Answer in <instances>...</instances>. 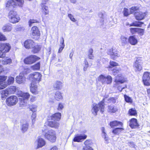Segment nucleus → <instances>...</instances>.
Here are the masks:
<instances>
[{"mask_svg":"<svg viewBox=\"0 0 150 150\" xmlns=\"http://www.w3.org/2000/svg\"><path fill=\"white\" fill-rule=\"evenodd\" d=\"M17 94L19 97V104L21 107L26 106L28 100L30 97V95L28 93H24L21 91H18Z\"/></svg>","mask_w":150,"mask_h":150,"instance_id":"f257e3e1","label":"nucleus"},{"mask_svg":"<svg viewBox=\"0 0 150 150\" xmlns=\"http://www.w3.org/2000/svg\"><path fill=\"white\" fill-rule=\"evenodd\" d=\"M91 111L94 115H97V113L99 110L101 112H103L104 110V103L103 100L98 104L93 103L92 105Z\"/></svg>","mask_w":150,"mask_h":150,"instance_id":"f03ea898","label":"nucleus"},{"mask_svg":"<svg viewBox=\"0 0 150 150\" xmlns=\"http://www.w3.org/2000/svg\"><path fill=\"white\" fill-rule=\"evenodd\" d=\"M42 75L38 72H35L29 75L27 77L28 79L31 81V82L37 84L41 81Z\"/></svg>","mask_w":150,"mask_h":150,"instance_id":"7ed1b4c3","label":"nucleus"},{"mask_svg":"<svg viewBox=\"0 0 150 150\" xmlns=\"http://www.w3.org/2000/svg\"><path fill=\"white\" fill-rule=\"evenodd\" d=\"M8 18L10 21L13 23L18 22L20 20V18L17 15L16 12L13 10H11L9 12Z\"/></svg>","mask_w":150,"mask_h":150,"instance_id":"20e7f679","label":"nucleus"},{"mask_svg":"<svg viewBox=\"0 0 150 150\" xmlns=\"http://www.w3.org/2000/svg\"><path fill=\"white\" fill-rule=\"evenodd\" d=\"M40 59V58L34 55H31L25 58L23 60V62L25 64H31Z\"/></svg>","mask_w":150,"mask_h":150,"instance_id":"39448f33","label":"nucleus"},{"mask_svg":"<svg viewBox=\"0 0 150 150\" xmlns=\"http://www.w3.org/2000/svg\"><path fill=\"white\" fill-rule=\"evenodd\" d=\"M137 10H134L133 12L136 19L138 21H141L144 19L147 15L148 12L146 11H138Z\"/></svg>","mask_w":150,"mask_h":150,"instance_id":"423d86ee","label":"nucleus"},{"mask_svg":"<svg viewBox=\"0 0 150 150\" xmlns=\"http://www.w3.org/2000/svg\"><path fill=\"white\" fill-rule=\"evenodd\" d=\"M98 80L103 84L106 83L107 84H110L112 82V78L110 75L105 76L102 74L98 76Z\"/></svg>","mask_w":150,"mask_h":150,"instance_id":"0eeeda50","label":"nucleus"},{"mask_svg":"<svg viewBox=\"0 0 150 150\" xmlns=\"http://www.w3.org/2000/svg\"><path fill=\"white\" fill-rule=\"evenodd\" d=\"M45 137L46 139L52 142H55L56 138L55 132L53 130L49 131L46 132Z\"/></svg>","mask_w":150,"mask_h":150,"instance_id":"6e6552de","label":"nucleus"},{"mask_svg":"<svg viewBox=\"0 0 150 150\" xmlns=\"http://www.w3.org/2000/svg\"><path fill=\"white\" fill-rule=\"evenodd\" d=\"M18 99L16 96L14 95L10 96L6 99L7 105L9 106L15 105L18 102Z\"/></svg>","mask_w":150,"mask_h":150,"instance_id":"1a4fd4ad","label":"nucleus"},{"mask_svg":"<svg viewBox=\"0 0 150 150\" xmlns=\"http://www.w3.org/2000/svg\"><path fill=\"white\" fill-rule=\"evenodd\" d=\"M133 67L136 72L140 71L142 69V63L141 60L139 59H137L134 63Z\"/></svg>","mask_w":150,"mask_h":150,"instance_id":"9d476101","label":"nucleus"},{"mask_svg":"<svg viewBox=\"0 0 150 150\" xmlns=\"http://www.w3.org/2000/svg\"><path fill=\"white\" fill-rule=\"evenodd\" d=\"M144 84L146 86H150V72H145L142 77Z\"/></svg>","mask_w":150,"mask_h":150,"instance_id":"9b49d317","label":"nucleus"},{"mask_svg":"<svg viewBox=\"0 0 150 150\" xmlns=\"http://www.w3.org/2000/svg\"><path fill=\"white\" fill-rule=\"evenodd\" d=\"M31 32L33 38L37 40L39 38L40 33L37 27L33 26L31 29Z\"/></svg>","mask_w":150,"mask_h":150,"instance_id":"f8f14e48","label":"nucleus"},{"mask_svg":"<svg viewBox=\"0 0 150 150\" xmlns=\"http://www.w3.org/2000/svg\"><path fill=\"white\" fill-rule=\"evenodd\" d=\"M11 47V46L9 43L0 42V50L3 51L5 54L9 51Z\"/></svg>","mask_w":150,"mask_h":150,"instance_id":"ddd939ff","label":"nucleus"},{"mask_svg":"<svg viewBox=\"0 0 150 150\" xmlns=\"http://www.w3.org/2000/svg\"><path fill=\"white\" fill-rule=\"evenodd\" d=\"M126 81V79L121 74H118L117 76L116 77L115 80V83L117 84L123 83Z\"/></svg>","mask_w":150,"mask_h":150,"instance_id":"4468645a","label":"nucleus"},{"mask_svg":"<svg viewBox=\"0 0 150 150\" xmlns=\"http://www.w3.org/2000/svg\"><path fill=\"white\" fill-rule=\"evenodd\" d=\"M7 79L6 76H0V89H3L7 86V82H6Z\"/></svg>","mask_w":150,"mask_h":150,"instance_id":"2eb2a0df","label":"nucleus"},{"mask_svg":"<svg viewBox=\"0 0 150 150\" xmlns=\"http://www.w3.org/2000/svg\"><path fill=\"white\" fill-rule=\"evenodd\" d=\"M30 89L31 92L35 95H37L39 93L37 84L34 83L33 82L31 83Z\"/></svg>","mask_w":150,"mask_h":150,"instance_id":"dca6fc26","label":"nucleus"},{"mask_svg":"<svg viewBox=\"0 0 150 150\" xmlns=\"http://www.w3.org/2000/svg\"><path fill=\"white\" fill-rule=\"evenodd\" d=\"M35 45V42L31 40H28L25 41L24 45L25 47L28 49H31Z\"/></svg>","mask_w":150,"mask_h":150,"instance_id":"f3484780","label":"nucleus"},{"mask_svg":"<svg viewBox=\"0 0 150 150\" xmlns=\"http://www.w3.org/2000/svg\"><path fill=\"white\" fill-rule=\"evenodd\" d=\"M25 81V77L23 73H20L19 75L16 77V82L18 84L24 83Z\"/></svg>","mask_w":150,"mask_h":150,"instance_id":"a211bd4d","label":"nucleus"},{"mask_svg":"<svg viewBox=\"0 0 150 150\" xmlns=\"http://www.w3.org/2000/svg\"><path fill=\"white\" fill-rule=\"evenodd\" d=\"M86 137L87 136L85 135L77 134L75 136L73 141L75 142H80Z\"/></svg>","mask_w":150,"mask_h":150,"instance_id":"6ab92c4d","label":"nucleus"},{"mask_svg":"<svg viewBox=\"0 0 150 150\" xmlns=\"http://www.w3.org/2000/svg\"><path fill=\"white\" fill-rule=\"evenodd\" d=\"M130 127L132 129L138 127L139 125L136 119H131L129 124Z\"/></svg>","mask_w":150,"mask_h":150,"instance_id":"aec40b11","label":"nucleus"},{"mask_svg":"<svg viewBox=\"0 0 150 150\" xmlns=\"http://www.w3.org/2000/svg\"><path fill=\"white\" fill-rule=\"evenodd\" d=\"M35 143L37 144V148H41L45 146V142L44 140L42 138H38V139L35 141Z\"/></svg>","mask_w":150,"mask_h":150,"instance_id":"412c9836","label":"nucleus"},{"mask_svg":"<svg viewBox=\"0 0 150 150\" xmlns=\"http://www.w3.org/2000/svg\"><path fill=\"white\" fill-rule=\"evenodd\" d=\"M129 42L132 45H135L138 42V41L134 36H130L128 39Z\"/></svg>","mask_w":150,"mask_h":150,"instance_id":"4be33fe9","label":"nucleus"},{"mask_svg":"<svg viewBox=\"0 0 150 150\" xmlns=\"http://www.w3.org/2000/svg\"><path fill=\"white\" fill-rule=\"evenodd\" d=\"M101 130L102 131V137L104 139L106 142L107 143L108 142L109 139L107 134L105 132V128L103 127H102Z\"/></svg>","mask_w":150,"mask_h":150,"instance_id":"5701e85b","label":"nucleus"},{"mask_svg":"<svg viewBox=\"0 0 150 150\" xmlns=\"http://www.w3.org/2000/svg\"><path fill=\"white\" fill-rule=\"evenodd\" d=\"M61 115L60 113H56L51 116V119L53 120L59 121L61 119Z\"/></svg>","mask_w":150,"mask_h":150,"instance_id":"b1692460","label":"nucleus"},{"mask_svg":"<svg viewBox=\"0 0 150 150\" xmlns=\"http://www.w3.org/2000/svg\"><path fill=\"white\" fill-rule=\"evenodd\" d=\"M0 93L1 98L3 99L5 98L10 94L7 88L2 90Z\"/></svg>","mask_w":150,"mask_h":150,"instance_id":"393cba45","label":"nucleus"},{"mask_svg":"<svg viewBox=\"0 0 150 150\" xmlns=\"http://www.w3.org/2000/svg\"><path fill=\"white\" fill-rule=\"evenodd\" d=\"M12 29L11 25L7 24L4 25L2 27V30L4 32H9Z\"/></svg>","mask_w":150,"mask_h":150,"instance_id":"a878e982","label":"nucleus"},{"mask_svg":"<svg viewBox=\"0 0 150 150\" xmlns=\"http://www.w3.org/2000/svg\"><path fill=\"white\" fill-rule=\"evenodd\" d=\"M48 125L51 127L56 128L58 127L59 124L56 122L50 121L48 122Z\"/></svg>","mask_w":150,"mask_h":150,"instance_id":"bb28decb","label":"nucleus"},{"mask_svg":"<svg viewBox=\"0 0 150 150\" xmlns=\"http://www.w3.org/2000/svg\"><path fill=\"white\" fill-rule=\"evenodd\" d=\"M32 52L33 53H38L40 50L41 47L40 45H36L35 43V45L32 47Z\"/></svg>","mask_w":150,"mask_h":150,"instance_id":"cd10ccee","label":"nucleus"},{"mask_svg":"<svg viewBox=\"0 0 150 150\" xmlns=\"http://www.w3.org/2000/svg\"><path fill=\"white\" fill-rule=\"evenodd\" d=\"M109 125L111 128H113L115 127L118 126L119 125L122 126V123L120 122L114 121L110 122Z\"/></svg>","mask_w":150,"mask_h":150,"instance_id":"c85d7f7f","label":"nucleus"},{"mask_svg":"<svg viewBox=\"0 0 150 150\" xmlns=\"http://www.w3.org/2000/svg\"><path fill=\"white\" fill-rule=\"evenodd\" d=\"M117 110V107L114 105H109L108 107V111L110 112L115 113Z\"/></svg>","mask_w":150,"mask_h":150,"instance_id":"c756f323","label":"nucleus"},{"mask_svg":"<svg viewBox=\"0 0 150 150\" xmlns=\"http://www.w3.org/2000/svg\"><path fill=\"white\" fill-rule=\"evenodd\" d=\"M62 86V83L60 81H57L54 84V88L56 89H60Z\"/></svg>","mask_w":150,"mask_h":150,"instance_id":"7c9ffc66","label":"nucleus"},{"mask_svg":"<svg viewBox=\"0 0 150 150\" xmlns=\"http://www.w3.org/2000/svg\"><path fill=\"white\" fill-rule=\"evenodd\" d=\"M17 88L16 87L14 86H11L7 88L10 94L14 93L16 91Z\"/></svg>","mask_w":150,"mask_h":150,"instance_id":"2f4dec72","label":"nucleus"},{"mask_svg":"<svg viewBox=\"0 0 150 150\" xmlns=\"http://www.w3.org/2000/svg\"><path fill=\"white\" fill-rule=\"evenodd\" d=\"M54 97L57 100H59L63 98L61 93L59 91H57L55 93Z\"/></svg>","mask_w":150,"mask_h":150,"instance_id":"473e14b6","label":"nucleus"},{"mask_svg":"<svg viewBox=\"0 0 150 150\" xmlns=\"http://www.w3.org/2000/svg\"><path fill=\"white\" fill-rule=\"evenodd\" d=\"M120 42L122 45H125L127 43V39L126 37L122 36L120 38Z\"/></svg>","mask_w":150,"mask_h":150,"instance_id":"72a5a7b5","label":"nucleus"},{"mask_svg":"<svg viewBox=\"0 0 150 150\" xmlns=\"http://www.w3.org/2000/svg\"><path fill=\"white\" fill-rule=\"evenodd\" d=\"M144 24V23L138 21H135L132 23L130 25V26H134L136 27H141L142 24Z\"/></svg>","mask_w":150,"mask_h":150,"instance_id":"f704fd0d","label":"nucleus"},{"mask_svg":"<svg viewBox=\"0 0 150 150\" xmlns=\"http://www.w3.org/2000/svg\"><path fill=\"white\" fill-rule=\"evenodd\" d=\"M12 62L11 59L9 58H6L2 59L1 60V62L2 64L6 65L10 64Z\"/></svg>","mask_w":150,"mask_h":150,"instance_id":"c9c22d12","label":"nucleus"},{"mask_svg":"<svg viewBox=\"0 0 150 150\" xmlns=\"http://www.w3.org/2000/svg\"><path fill=\"white\" fill-rule=\"evenodd\" d=\"M93 52V50L92 49L90 48L89 49L88 52V55L89 59H93L94 56Z\"/></svg>","mask_w":150,"mask_h":150,"instance_id":"e433bc0d","label":"nucleus"},{"mask_svg":"<svg viewBox=\"0 0 150 150\" xmlns=\"http://www.w3.org/2000/svg\"><path fill=\"white\" fill-rule=\"evenodd\" d=\"M40 62H39L33 65L32 66H31V69L34 70H38L40 69Z\"/></svg>","mask_w":150,"mask_h":150,"instance_id":"4c0bfd02","label":"nucleus"},{"mask_svg":"<svg viewBox=\"0 0 150 150\" xmlns=\"http://www.w3.org/2000/svg\"><path fill=\"white\" fill-rule=\"evenodd\" d=\"M134 10H124L123 13L124 16H127L131 13H133Z\"/></svg>","mask_w":150,"mask_h":150,"instance_id":"58836bf2","label":"nucleus"},{"mask_svg":"<svg viewBox=\"0 0 150 150\" xmlns=\"http://www.w3.org/2000/svg\"><path fill=\"white\" fill-rule=\"evenodd\" d=\"M123 129L122 128H117L113 129L112 132L115 134H119Z\"/></svg>","mask_w":150,"mask_h":150,"instance_id":"ea45409f","label":"nucleus"},{"mask_svg":"<svg viewBox=\"0 0 150 150\" xmlns=\"http://www.w3.org/2000/svg\"><path fill=\"white\" fill-rule=\"evenodd\" d=\"M28 124L27 123H25L23 124L21 127V130L22 131L25 132L28 129Z\"/></svg>","mask_w":150,"mask_h":150,"instance_id":"a19ab883","label":"nucleus"},{"mask_svg":"<svg viewBox=\"0 0 150 150\" xmlns=\"http://www.w3.org/2000/svg\"><path fill=\"white\" fill-rule=\"evenodd\" d=\"M129 113L131 115H135L137 114L136 110L135 109L132 108L129 110Z\"/></svg>","mask_w":150,"mask_h":150,"instance_id":"79ce46f5","label":"nucleus"},{"mask_svg":"<svg viewBox=\"0 0 150 150\" xmlns=\"http://www.w3.org/2000/svg\"><path fill=\"white\" fill-rule=\"evenodd\" d=\"M14 78L12 76L9 77L7 80V85L13 83L14 82Z\"/></svg>","mask_w":150,"mask_h":150,"instance_id":"37998d69","label":"nucleus"},{"mask_svg":"<svg viewBox=\"0 0 150 150\" xmlns=\"http://www.w3.org/2000/svg\"><path fill=\"white\" fill-rule=\"evenodd\" d=\"M29 108L30 110L33 112H35L37 110V106L35 105H31L29 106Z\"/></svg>","mask_w":150,"mask_h":150,"instance_id":"c03bdc74","label":"nucleus"},{"mask_svg":"<svg viewBox=\"0 0 150 150\" xmlns=\"http://www.w3.org/2000/svg\"><path fill=\"white\" fill-rule=\"evenodd\" d=\"M113 50H114V49H113L112 48L108 50L107 53L108 54L110 55L111 56V58L114 59H115V57H113L112 55Z\"/></svg>","mask_w":150,"mask_h":150,"instance_id":"a18cd8bd","label":"nucleus"},{"mask_svg":"<svg viewBox=\"0 0 150 150\" xmlns=\"http://www.w3.org/2000/svg\"><path fill=\"white\" fill-rule=\"evenodd\" d=\"M112 55L113 57H115V59L120 56V54L118 53V52L115 49H114L113 50Z\"/></svg>","mask_w":150,"mask_h":150,"instance_id":"49530a36","label":"nucleus"},{"mask_svg":"<svg viewBox=\"0 0 150 150\" xmlns=\"http://www.w3.org/2000/svg\"><path fill=\"white\" fill-rule=\"evenodd\" d=\"M144 30L142 28H138L137 32L141 36L143 35L144 33Z\"/></svg>","mask_w":150,"mask_h":150,"instance_id":"de8ad7c7","label":"nucleus"},{"mask_svg":"<svg viewBox=\"0 0 150 150\" xmlns=\"http://www.w3.org/2000/svg\"><path fill=\"white\" fill-rule=\"evenodd\" d=\"M64 107V103H60L58 104V106L57 108V110H61L63 109Z\"/></svg>","mask_w":150,"mask_h":150,"instance_id":"09e8293b","label":"nucleus"},{"mask_svg":"<svg viewBox=\"0 0 150 150\" xmlns=\"http://www.w3.org/2000/svg\"><path fill=\"white\" fill-rule=\"evenodd\" d=\"M124 96L125 101L126 102L128 103H131L132 102V100L130 97L126 95H124Z\"/></svg>","mask_w":150,"mask_h":150,"instance_id":"8fccbe9b","label":"nucleus"},{"mask_svg":"<svg viewBox=\"0 0 150 150\" xmlns=\"http://www.w3.org/2000/svg\"><path fill=\"white\" fill-rule=\"evenodd\" d=\"M110 66H109L108 67L109 68H111L110 66H111L112 67H114L115 66H117L118 65V64L117 63L113 61H110Z\"/></svg>","mask_w":150,"mask_h":150,"instance_id":"3c124183","label":"nucleus"},{"mask_svg":"<svg viewBox=\"0 0 150 150\" xmlns=\"http://www.w3.org/2000/svg\"><path fill=\"white\" fill-rule=\"evenodd\" d=\"M138 28H130V32L133 34H135L137 31Z\"/></svg>","mask_w":150,"mask_h":150,"instance_id":"603ef678","label":"nucleus"},{"mask_svg":"<svg viewBox=\"0 0 150 150\" xmlns=\"http://www.w3.org/2000/svg\"><path fill=\"white\" fill-rule=\"evenodd\" d=\"M120 69L117 67H115L112 70V72L114 75H115L117 73H118L120 71Z\"/></svg>","mask_w":150,"mask_h":150,"instance_id":"864d4df0","label":"nucleus"},{"mask_svg":"<svg viewBox=\"0 0 150 150\" xmlns=\"http://www.w3.org/2000/svg\"><path fill=\"white\" fill-rule=\"evenodd\" d=\"M68 17L73 22H75L76 21V20L74 17L73 16L72 14H68Z\"/></svg>","mask_w":150,"mask_h":150,"instance_id":"5fc2aeb1","label":"nucleus"},{"mask_svg":"<svg viewBox=\"0 0 150 150\" xmlns=\"http://www.w3.org/2000/svg\"><path fill=\"white\" fill-rule=\"evenodd\" d=\"M36 117V113H33L31 116V119L32 121V122L33 123H34L35 121V119Z\"/></svg>","mask_w":150,"mask_h":150,"instance_id":"6e6d98bb","label":"nucleus"},{"mask_svg":"<svg viewBox=\"0 0 150 150\" xmlns=\"http://www.w3.org/2000/svg\"><path fill=\"white\" fill-rule=\"evenodd\" d=\"M6 40V39L5 36L0 32V41H4Z\"/></svg>","mask_w":150,"mask_h":150,"instance_id":"4d7b16f0","label":"nucleus"},{"mask_svg":"<svg viewBox=\"0 0 150 150\" xmlns=\"http://www.w3.org/2000/svg\"><path fill=\"white\" fill-rule=\"evenodd\" d=\"M39 22L35 20H30L29 22V25L30 26L32 25V24L35 23H38Z\"/></svg>","mask_w":150,"mask_h":150,"instance_id":"13d9d810","label":"nucleus"},{"mask_svg":"<svg viewBox=\"0 0 150 150\" xmlns=\"http://www.w3.org/2000/svg\"><path fill=\"white\" fill-rule=\"evenodd\" d=\"M41 6L42 9L46 10L48 8L47 6H46V4L45 3H42L41 4Z\"/></svg>","mask_w":150,"mask_h":150,"instance_id":"bf43d9fd","label":"nucleus"},{"mask_svg":"<svg viewBox=\"0 0 150 150\" xmlns=\"http://www.w3.org/2000/svg\"><path fill=\"white\" fill-rule=\"evenodd\" d=\"M6 56V54L1 50H0V58H3Z\"/></svg>","mask_w":150,"mask_h":150,"instance_id":"052dcab7","label":"nucleus"},{"mask_svg":"<svg viewBox=\"0 0 150 150\" xmlns=\"http://www.w3.org/2000/svg\"><path fill=\"white\" fill-rule=\"evenodd\" d=\"M83 150H93L92 148L88 146H84L83 148Z\"/></svg>","mask_w":150,"mask_h":150,"instance_id":"680f3d73","label":"nucleus"},{"mask_svg":"<svg viewBox=\"0 0 150 150\" xmlns=\"http://www.w3.org/2000/svg\"><path fill=\"white\" fill-rule=\"evenodd\" d=\"M60 46H63L64 47V38H62L60 41Z\"/></svg>","mask_w":150,"mask_h":150,"instance_id":"e2e57ef3","label":"nucleus"},{"mask_svg":"<svg viewBox=\"0 0 150 150\" xmlns=\"http://www.w3.org/2000/svg\"><path fill=\"white\" fill-rule=\"evenodd\" d=\"M91 143V141L89 140H86L84 142V144L86 145V146H88Z\"/></svg>","mask_w":150,"mask_h":150,"instance_id":"0e129e2a","label":"nucleus"},{"mask_svg":"<svg viewBox=\"0 0 150 150\" xmlns=\"http://www.w3.org/2000/svg\"><path fill=\"white\" fill-rule=\"evenodd\" d=\"M64 46H60V47H59L58 51V53H61L62 50L64 48Z\"/></svg>","mask_w":150,"mask_h":150,"instance_id":"69168bd1","label":"nucleus"},{"mask_svg":"<svg viewBox=\"0 0 150 150\" xmlns=\"http://www.w3.org/2000/svg\"><path fill=\"white\" fill-rule=\"evenodd\" d=\"M111 101L113 103H115L116 102V100L114 98H112L110 99Z\"/></svg>","mask_w":150,"mask_h":150,"instance_id":"338daca9","label":"nucleus"},{"mask_svg":"<svg viewBox=\"0 0 150 150\" xmlns=\"http://www.w3.org/2000/svg\"><path fill=\"white\" fill-rule=\"evenodd\" d=\"M125 87H122L121 86H119L118 87L117 89L118 90L120 91V92H121L122 91V90L125 88Z\"/></svg>","mask_w":150,"mask_h":150,"instance_id":"774afa93","label":"nucleus"}]
</instances>
